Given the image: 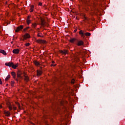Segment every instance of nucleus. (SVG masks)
<instances>
[{
    "instance_id": "obj_22",
    "label": "nucleus",
    "mask_w": 125,
    "mask_h": 125,
    "mask_svg": "<svg viewBox=\"0 0 125 125\" xmlns=\"http://www.w3.org/2000/svg\"><path fill=\"white\" fill-rule=\"evenodd\" d=\"M27 23L28 25H29L30 24V23H31V21L30 20H27Z\"/></svg>"
},
{
    "instance_id": "obj_11",
    "label": "nucleus",
    "mask_w": 125,
    "mask_h": 125,
    "mask_svg": "<svg viewBox=\"0 0 125 125\" xmlns=\"http://www.w3.org/2000/svg\"><path fill=\"white\" fill-rule=\"evenodd\" d=\"M37 42H39V43H45L46 42L45 41H43L42 40H38Z\"/></svg>"
},
{
    "instance_id": "obj_34",
    "label": "nucleus",
    "mask_w": 125,
    "mask_h": 125,
    "mask_svg": "<svg viewBox=\"0 0 125 125\" xmlns=\"http://www.w3.org/2000/svg\"><path fill=\"white\" fill-rule=\"evenodd\" d=\"M14 110H16V107L13 106Z\"/></svg>"
},
{
    "instance_id": "obj_24",
    "label": "nucleus",
    "mask_w": 125,
    "mask_h": 125,
    "mask_svg": "<svg viewBox=\"0 0 125 125\" xmlns=\"http://www.w3.org/2000/svg\"><path fill=\"white\" fill-rule=\"evenodd\" d=\"M71 83H75V80L74 79H73L72 80H71Z\"/></svg>"
},
{
    "instance_id": "obj_13",
    "label": "nucleus",
    "mask_w": 125,
    "mask_h": 125,
    "mask_svg": "<svg viewBox=\"0 0 125 125\" xmlns=\"http://www.w3.org/2000/svg\"><path fill=\"white\" fill-rule=\"evenodd\" d=\"M61 53H62V54H64V55H66V54H68V51L64 50V51H61Z\"/></svg>"
},
{
    "instance_id": "obj_32",
    "label": "nucleus",
    "mask_w": 125,
    "mask_h": 125,
    "mask_svg": "<svg viewBox=\"0 0 125 125\" xmlns=\"http://www.w3.org/2000/svg\"><path fill=\"white\" fill-rule=\"evenodd\" d=\"M42 24H43V20L42 19L41 20Z\"/></svg>"
},
{
    "instance_id": "obj_9",
    "label": "nucleus",
    "mask_w": 125,
    "mask_h": 125,
    "mask_svg": "<svg viewBox=\"0 0 125 125\" xmlns=\"http://www.w3.org/2000/svg\"><path fill=\"white\" fill-rule=\"evenodd\" d=\"M5 66H8V67H12L13 65V62H9L5 63Z\"/></svg>"
},
{
    "instance_id": "obj_25",
    "label": "nucleus",
    "mask_w": 125,
    "mask_h": 125,
    "mask_svg": "<svg viewBox=\"0 0 125 125\" xmlns=\"http://www.w3.org/2000/svg\"><path fill=\"white\" fill-rule=\"evenodd\" d=\"M33 10H34V9H32V8L30 9V12H33Z\"/></svg>"
},
{
    "instance_id": "obj_15",
    "label": "nucleus",
    "mask_w": 125,
    "mask_h": 125,
    "mask_svg": "<svg viewBox=\"0 0 125 125\" xmlns=\"http://www.w3.org/2000/svg\"><path fill=\"white\" fill-rule=\"evenodd\" d=\"M34 64H35L36 66H39L40 65V62L37 61H34Z\"/></svg>"
},
{
    "instance_id": "obj_19",
    "label": "nucleus",
    "mask_w": 125,
    "mask_h": 125,
    "mask_svg": "<svg viewBox=\"0 0 125 125\" xmlns=\"http://www.w3.org/2000/svg\"><path fill=\"white\" fill-rule=\"evenodd\" d=\"M32 28H36V27H37V24L36 23H32Z\"/></svg>"
},
{
    "instance_id": "obj_18",
    "label": "nucleus",
    "mask_w": 125,
    "mask_h": 125,
    "mask_svg": "<svg viewBox=\"0 0 125 125\" xmlns=\"http://www.w3.org/2000/svg\"><path fill=\"white\" fill-rule=\"evenodd\" d=\"M10 78V75H8L5 79V82H7Z\"/></svg>"
},
{
    "instance_id": "obj_1",
    "label": "nucleus",
    "mask_w": 125,
    "mask_h": 125,
    "mask_svg": "<svg viewBox=\"0 0 125 125\" xmlns=\"http://www.w3.org/2000/svg\"><path fill=\"white\" fill-rule=\"evenodd\" d=\"M25 74L26 73H25L24 72H22L20 70L18 71L17 76V78H19V81H20V82H21V80H22V79H23V77H22L21 75H23L24 76Z\"/></svg>"
},
{
    "instance_id": "obj_28",
    "label": "nucleus",
    "mask_w": 125,
    "mask_h": 125,
    "mask_svg": "<svg viewBox=\"0 0 125 125\" xmlns=\"http://www.w3.org/2000/svg\"><path fill=\"white\" fill-rule=\"evenodd\" d=\"M2 83V81H1V79L0 78V84H1Z\"/></svg>"
},
{
    "instance_id": "obj_40",
    "label": "nucleus",
    "mask_w": 125,
    "mask_h": 125,
    "mask_svg": "<svg viewBox=\"0 0 125 125\" xmlns=\"http://www.w3.org/2000/svg\"><path fill=\"white\" fill-rule=\"evenodd\" d=\"M52 63H54V61H53V62H52Z\"/></svg>"
},
{
    "instance_id": "obj_23",
    "label": "nucleus",
    "mask_w": 125,
    "mask_h": 125,
    "mask_svg": "<svg viewBox=\"0 0 125 125\" xmlns=\"http://www.w3.org/2000/svg\"><path fill=\"white\" fill-rule=\"evenodd\" d=\"M25 45L26 46H29V45H30V43H26L25 44Z\"/></svg>"
},
{
    "instance_id": "obj_8",
    "label": "nucleus",
    "mask_w": 125,
    "mask_h": 125,
    "mask_svg": "<svg viewBox=\"0 0 125 125\" xmlns=\"http://www.w3.org/2000/svg\"><path fill=\"white\" fill-rule=\"evenodd\" d=\"M19 51L20 50L19 49H15L13 50V53H14V54H18Z\"/></svg>"
},
{
    "instance_id": "obj_30",
    "label": "nucleus",
    "mask_w": 125,
    "mask_h": 125,
    "mask_svg": "<svg viewBox=\"0 0 125 125\" xmlns=\"http://www.w3.org/2000/svg\"><path fill=\"white\" fill-rule=\"evenodd\" d=\"M23 31H24V32H26V31H27V28H24V29H23Z\"/></svg>"
},
{
    "instance_id": "obj_6",
    "label": "nucleus",
    "mask_w": 125,
    "mask_h": 125,
    "mask_svg": "<svg viewBox=\"0 0 125 125\" xmlns=\"http://www.w3.org/2000/svg\"><path fill=\"white\" fill-rule=\"evenodd\" d=\"M23 25H21V26L18 27L17 28V29L16 30V32L17 33H18V32H19V31H20V30H22V29H23Z\"/></svg>"
},
{
    "instance_id": "obj_2",
    "label": "nucleus",
    "mask_w": 125,
    "mask_h": 125,
    "mask_svg": "<svg viewBox=\"0 0 125 125\" xmlns=\"http://www.w3.org/2000/svg\"><path fill=\"white\" fill-rule=\"evenodd\" d=\"M80 35L81 36L82 38L83 39H84L85 36H87L88 37H89L91 34L89 32L85 33L84 31H83V30H80L79 32Z\"/></svg>"
},
{
    "instance_id": "obj_5",
    "label": "nucleus",
    "mask_w": 125,
    "mask_h": 125,
    "mask_svg": "<svg viewBox=\"0 0 125 125\" xmlns=\"http://www.w3.org/2000/svg\"><path fill=\"white\" fill-rule=\"evenodd\" d=\"M11 75L13 77V78L15 79L16 81H17V82H18V81H19V79L16 78V74L15 73V72H12Z\"/></svg>"
},
{
    "instance_id": "obj_21",
    "label": "nucleus",
    "mask_w": 125,
    "mask_h": 125,
    "mask_svg": "<svg viewBox=\"0 0 125 125\" xmlns=\"http://www.w3.org/2000/svg\"><path fill=\"white\" fill-rule=\"evenodd\" d=\"M11 85H12V86H13V85H14V81L11 82Z\"/></svg>"
},
{
    "instance_id": "obj_29",
    "label": "nucleus",
    "mask_w": 125,
    "mask_h": 125,
    "mask_svg": "<svg viewBox=\"0 0 125 125\" xmlns=\"http://www.w3.org/2000/svg\"><path fill=\"white\" fill-rule=\"evenodd\" d=\"M38 37H42V36H41V34H40V33H38Z\"/></svg>"
},
{
    "instance_id": "obj_14",
    "label": "nucleus",
    "mask_w": 125,
    "mask_h": 125,
    "mask_svg": "<svg viewBox=\"0 0 125 125\" xmlns=\"http://www.w3.org/2000/svg\"><path fill=\"white\" fill-rule=\"evenodd\" d=\"M0 53L3 54V55H6V52H5V51H4V50L0 49Z\"/></svg>"
},
{
    "instance_id": "obj_17",
    "label": "nucleus",
    "mask_w": 125,
    "mask_h": 125,
    "mask_svg": "<svg viewBox=\"0 0 125 125\" xmlns=\"http://www.w3.org/2000/svg\"><path fill=\"white\" fill-rule=\"evenodd\" d=\"M42 74V72L41 70H37V76H41Z\"/></svg>"
},
{
    "instance_id": "obj_10",
    "label": "nucleus",
    "mask_w": 125,
    "mask_h": 125,
    "mask_svg": "<svg viewBox=\"0 0 125 125\" xmlns=\"http://www.w3.org/2000/svg\"><path fill=\"white\" fill-rule=\"evenodd\" d=\"M24 77V81L25 82H29V77L26 76V73L23 75Z\"/></svg>"
},
{
    "instance_id": "obj_16",
    "label": "nucleus",
    "mask_w": 125,
    "mask_h": 125,
    "mask_svg": "<svg viewBox=\"0 0 125 125\" xmlns=\"http://www.w3.org/2000/svg\"><path fill=\"white\" fill-rule=\"evenodd\" d=\"M77 40V39H76V38H73L71 39L70 40V42H71L72 43H74V42H75Z\"/></svg>"
},
{
    "instance_id": "obj_36",
    "label": "nucleus",
    "mask_w": 125,
    "mask_h": 125,
    "mask_svg": "<svg viewBox=\"0 0 125 125\" xmlns=\"http://www.w3.org/2000/svg\"><path fill=\"white\" fill-rule=\"evenodd\" d=\"M17 105L18 106H20V104H19V103H17Z\"/></svg>"
},
{
    "instance_id": "obj_7",
    "label": "nucleus",
    "mask_w": 125,
    "mask_h": 125,
    "mask_svg": "<svg viewBox=\"0 0 125 125\" xmlns=\"http://www.w3.org/2000/svg\"><path fill=\"white\" fill-rule=\"evenodd\" d=\"M3 113L6 115V117H9L10 116V112L9 111L4 110Z\"/></svg>"
},
{
    "instance_id": "obj_39",
    "label": "nucleus",
    "mask_w": 125,
    "mask_h": 125,
    "mask_svg": "<svg viewBox=\"0 0 125 125\" xmlns=\"http://www.w3.org/2000/svg\"><path fill=\"white\" fill-rule=\"evenodd\" d=\"M8 85V84H6V86H7Z\"/></svg>"
},
{
    "instance_id": "obj_4",
    "label": "nucleus",
    "mask_w": 125,
    "mask_h": 125,
    "mask_svg": "<svg viewBox=\"0 0 125 125\" xmlns=\"http://www.w3.org/2000/svg\"><path fill=\"white\" fill-rule=\"evenodd\" d=\"M83 44H84V42L82 40L77 41V45L78 46H81L82 45H83Z\"/></svg>"
},
{
    "instance_id": "obj_33",
    "label": "nucleus",
    "mask_w": 125,
    "mask_h": 125,
    "mask_svg": "<svg viewBox=\"0 0 125 125\" xmlns=\"http://www.w3.org/2000/svg\"><path fill=\"white\" fill-rule=\"evenodd\" d=\"M1 108H2V105H1V104H0V109H1Z\"/></svg>"
},
{
    "instance_id": "obj_27",
    "label": "nucleus",
    "mask_w": 125,
    "mask_h": 125,
    "mask_svg": "<svg viewBox=\"0 0 125 125\" xmlns=\"http://www.w3.org/2000/svg\"><path fill=\"white\" fill-rule=\"evenodd\" d=\"M39 5H40V6L42 5V3L40 2V3H39Z\"/></svg>"
},
{
    "instance_id": "obj_3",
    "label": "nucleus",
    "mask_w": 125,
    "mask_h": 125,
    "mask_svg": "<svg viewBox=\"0 0 125 125\" xmlns=\"http://www.w3.org/2000/svg\"><path fill=\"white\" fill-rule=\"evenodd\" d=\"M27 39H30V35L28 33H26L24 36H23V39L22 41H25Z\"/></svg>"
},
{
    "instance_id": "obj_31",
    "label": "nucleus",
    "mask_w": 125,
    "mask_h": 125,
    "mask_svg": "<svg viewBox=\"0 0 125 125\" xmlns=\"http://www.w3.org/2000/svg\"><path fill=\"white\" fill-rule=\"evenodd\" d=\"M77 31H78L77 29H75V30H74V33H76V32H77Z\"/></svg>"
},
{
    "instance_id": "obj_38",
    "label": "nucleus",
    "mask_w": 125,
    "mask_h": 125,
    "mask_svg": "<svg viewBox=\"0 0 125 125\" xmlns=\"http://www.w3.org/2000/svg\"><path fill=\"white\" fill-rule=\"evenodd\" d=\"M8 24H10V22H9V23H7V25H8Z\"/></svg>"
},
{
    "instance_id": "obj_37",
    "label": "nucleus",
    "mask_w": 125,
    "mask_h": 125,
    "mask_svg": "<svg viewBox=\"0 0 125 125\" xmlns=\"http://www.w3.org/2000/svg\"><path fill=\"white\" fill-rule=\"evenodd\" d=\"M29 28H30L29 27H27L26 28L27 29V30H28V29H29Z\"/></svg>"
},
{
    "instance_id": "obj_20",
    "label": "nucleus",
    "mask_w": 125,
    "mask_h": 125,
    "mask_svg": "<svg viewBox=\"0 0 125 125\" xmlns=\"http://www.w3.org/2000/svg\"><path fill=\"white\" fill-rule=\"evenodd\" d=\"M8 108L10 111L13 109V107L12 106H11V105H9Z\"/></svg>"
},
{
    "instance_id": "obj_12",
    "label": "nucleus",
    "mask_w": 125,
    "mask_h": 125,
    "mask_svg": "<svg viewBox=\"0 0 125 125\" xmlns=\"http://www.w3.org/2000/svg\"><path fill=\"white\" fill-rule=\"evenodd\" d=\"M18 63H17L16 64H14V63H13V64H12V67L13 68V69H16V68H17V66H18Z\"/></svg>"
},
{
    "instance_id": "obj_26",
    "label": "nucleus",
    "mask_w": 125,
    "mask_h": 125,
    "mask_svg": "<svg viewBox=\"0 0 125 125\" xmlns=\"http://www.w3.org/2000/svg\"><path fill=\"white\" fill-rule=\"evenodd\" d=\"M30 7L31 9H34V5H32L31 6H30Z\"/></svg>"
},
{
    "instance_id": "obj_35",
    "label": "nucleus",
    "mask_w": 125,
    "mask_h": 125,
    "mask_svg": "<svg viewBox=\"0 0 125 125\" xmlns=\"http://www.w3.org/2000/svg\"><path fill=\"white\" fill-rule=\"evenodd\" d=\"M51 66H53V67L55 66L56 65H54V64H51Z\"/></svg>"
}]
</instances>
